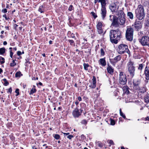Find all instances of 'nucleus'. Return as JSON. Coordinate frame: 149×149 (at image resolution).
<instances>
[{
  "mask_svg": "<svg viewBox=\"0 0 149 149\" xmlns=\"http://www.w3.org/2000/svg\"><path fill=\"white\" fill-rule=\"evenodd\" d=\"M109 35L110 40L112 43L117 44L121 37V31L119 29L115 30H111Z\"/></svg>",
  "mask_w": 149,
  "mask_h": 149,
  "instance_id": "1",
  "label": "nucleus"
},
{
  "mask_svg": "<svg viewBox=\"0 0 149 149\" xmlns=\"http://www.w3.org/2000/svg\"><path fill=\"white\" fill-rule=\"evenodd\" d=\"M97 2H100L101 5V16L103 19L105 17L107 13L106 8L105 7L106 3V0H95L94 3L95 4Z\"/></svg>",
  "mask_w": 149,
  "mask_h": 149,
  "instance_id": "2",
  "label": "nucleus"
},
{
  "mask_svg": "<svg viewBox=\"0 0 149 149\" xmlns=\"http://www.w3.org/2000/svg\"><path fill=\"white\" fill-rule=\"evenodd\" d=\"M136 17L139 20H141L144 17L145 15L144 13V9L143 6L139 5L135 11Z\"/></svg>",
  "mask_w": 149,
  "mask_h": 149,
  "instance_id": "3",
  "label": "nucleus"
},
{
  "mask_svg": "<svg viewBox=\"0 0 149 149\" xmlns=\"http://www.w3.org/2000/svg\"><path fill=\"white\" fill-rule=\"evenodd\" d=\"M134 62L130 60L127 64V71L130 76L133 77L135 74V67L134 66Z\"/></svg>",
  "mask_w": 149,
  "mask_h": 149,
  "instance_id": "4",
  "label": "nucleus"
},
{
  "mask_svg": "<svg viewBox=\"0 0 149 149\" xmlns=\"http://www.w3.org/2000/svg\"><path fill=\"white\" fill-rule=\"evenodd\" d=\"M117 51L118 53L120 54H123L125 52L129 54L130 52L127 46L123 44L120 45L118 46Z\"/></svg>",
  "mask_w": 149,
  "mask_h": 149,
  "instance_id": "5",
  "label": "nucleus"
},
{
  "mask_svg": "<svg viewBox=\"0 0 149 149\" xmlns=\"http://www.w3.org/2000/svg\"><path fill=\"white\" fill-rule=\"evenodd\" d=\"M134 30L131 27H127L126 33V37L127 40L132 41L133 40Z\"/></svg>",
  "mask_w": 149,
  "mask_h": 149,
  "instance_id": "6",
  "label": "nucleus"
},
{
  "mask_svg": "<svg viewBox=\"0 0 149 149\" xmlns=\"http://www.w3.org/2000/svg\"><path fill=\"white\" fill-rule=\"evenodd\" d=\"M140 43L143 46L149 45V37L148 36H144L139 39Z\"/></svg>",
  "mask_w": 149,
  "mask_h": 149,
  "instance_id": "7",
  "label": "nucleus"
},
{
  "mask_svg": "<svg viewBox=\"0 0 149 149\" xmlns=\"http://www.w3.org/2000/svg\"><path fill=\"white\" fill-rule=\"evenodd\" d=\"M119 80L120 84L123 85H125L127 82L126 76L122 72H120Z\"/></svg>",
  "mask_w": 149,
  "mask_h": 149,
  "instance_id": "8",
  "label": "nucleus"
},
{
  "mask_svg": "<svg viewBox=\"0 0 149 149\" xmlns=\"http://www.w3.org/2000/svg\"><path fill=\"white\" fill-rule=\"evenodd\" d=\"M119 6L117 2H114L110 4L109 6V8L112 13H115L118 10Z\"/></svg>",
  "mask_w": 149,
  "mask_h": 149,
  "instance_id": "9",
  "label": "nucleus"
},
{
  "mask_svg": "<svg viewBox=\"0 0 149 149\" xmlns=\"http://www.w3.org/2000/svg\"><path fill=\"white\" fill-rule=\"evenodd\" d=\"M81 112L82 111H79V110L77 108L73 111L72 114L75 118H78L81 115Z\"/></svg>",
  "mask_w": 149,
  "mask_h": 149,
  "instance_id": "10",
  "label": "nucleus"
},
{
  "mask_svg": "<svg viewBox=\"0 0 149 149\" xmlns=\"http://www.w3.org/2000/svg\"><path fill=\"white\" fill-rule=\"evenodd\" d=\"M144 74L146 76V79L149 80V66H148L147 65L145 68Z\"/></svg>",
  "mask_w": 149,
  "mask_h": 149,
  "instance_id": "11",
  "label": "nucleus"
},
{
  "mask_svg": "<svg viewBox=\"0 0 149 149\" xmlns=\"http://www.w3.org/2000/svg\"><path fill=\"white\" fill-rule=\"evenodd\" d=\"M96 79L94 77H93L91 82V84L89 86L92 88H95L96 87Z\"/></svg>",
  "mask_w": 149,
  "mask_h": 149,
  "instance_id": "12",
  "label": "nucleus"
},
{
  "mask_svg": "<svg viewBox=\"0 0 149 149\" xmlns=\"http://www.w3.org/2000/svg\"><path fill=\"white\" fill-rule=\"evenodd\" d=\"M135 27L137 29V30L140 29L141 27V24L140 21H136L134 24Z\"/></svg>",
  "mask_w": 149,
  "mask_h": 149,
  "instance_id": "13",
  "label": "nucleus"
},
{
  "mask_svg": "<svg viewBox=\"0 0 149 149\" xmlns=\"http://www.w3.org/2000/svg\"><path fill=\"white\" fill-rule=\"evenodd\" d=\"M125 18L124 17H121L118 19V23L120 25H123L125 22Z\"/></svg>",
  "mask_w": 149,
  "mask_h": 149,
  "instance_id": "14",
  "label": "nucleus"
},
{
  "mask_svg": "<svg viewBox=\"0 0 149 149\" xmlns=\"http://www.w3.org/2000/svg\"><path fill=\"white\" fill-rule=\"evenodd\" d=\"M113 20L112 23V24L113 26H115L117 27L118 26V22H117V19L115 17H114L113 16Z\"/></svg>",
  "mask_w": 149,
  "mask_h": 149,
  "instance_id": "15",
  "label": "nucleus"
},
{
  "mask_svg": "<svg viewBox=\"0 0 149 149\" xmlns=\"http://www.w3.org/2000/svg\"><path fill=\"white\" fill-rule=\"evenodd\" d=\"M99 63L102 66H105L106 65V62L105 58H101L99 61Z\"/></svg>",
  "mask_w": 149,
  "mask_h": 149,
  "instance_id": "16",
  "label": "nucleus"
},
{
  "mask_svg": "<svg viewBox=\"0 0 149 149\" xmlns=\"http://www.w3.org/2000/svg\"><path fill=\"white\" fill-rule=\"evenodd\" d=\"M107 69L108 72L109 73L111 74H112L113 73V69L111 67L108 65L107 68Z\"/></svg>",
  "mask_w": 149,
  "mask_h": 149,
  "instance_id": "17",
  "label": "nucleus"
},
{
  "mask_svg": "<svg viewBox=\"0 0 149 149\" xmlns=\"http://www.w3.org/2000/svg\"><path fill=\"white\" fill-rule=\"evenodd\" d=\"M115 13H116V15H117L118 17H122V15L124 14L123 11L120 10H118Z\"/></svg>",
  "mask_w": 149,
  "mask_h": 149,
  "instance_id": "18",
  "label": "nucleus"
},
{
  "mask_svg": "<svg viewBox=\"0 0 149 149\" xmlns=\"http://www.w3.org/2000/svg\"><path fill=\"white\" fill-rule=\"evenodd\" d=\"M38 11L41 13H42L46 11V8L42 5L39 6Z\"/></svg>",
  "mask_w": 149,
  "mask_h": 149,
  "instance_id": "19",
  "label": "nucleus"
},
{
  "mask_svg": "<svg viewBox=\"0 0 149 149\" xmlns=\"http://www.w3.org/2000/svg\"><path fill=\"white\" fill-rule=\"evenodd\" d=\"M64 134V136L65 137H67L68 139H70L73 137V136L72 135H69V133H64L62 132Z\"/></svg>",
  "mask_w": 149,
  "mask_h": 149,
  "instance_id": "20",
  "label": "nucleus"
},
{
  "mask_svg": "<svg viewBox=\"0 0 149 149\" xmlns=\"http://www.w3.org/2000/svg\"><path fill=\"white\" fill-rule=\"evenodd\" d=\"M145 101L146 103L149 102V94H148L145 95L144 97Z\"/></svg>",
  "mask_w": 149,
  "mask_h": 149,
  "instance_id": "21",
  "label": "nucleus"
},
{
  "mask_svg": "<svg viewBox=\"0 0 149 149\" xmlns=\"http://www.w3.org/2000/svg\"><path fill=\"white\" fill-rule=\"evenodd\" d=\"M35 87L36 86L34 85L33 86V88L31 90L30 94H33L36 92V90L35 88Z\"/></svg>",
  "mask_w": 149,
  "mask_h": 149,
  "instance_id": "22",
  "label": "nucleus"
},
{
  "mask_svg": "<svg viewBox=\"0 0 149 149\" xmlns=\"http://www.w3.org/2000/svg\"><path fill=\"white\" fill-rule=\"evenodd\" d=\"M102 23L100 22H99L97 25V29H102Z\"/></svg>",
  "mask_w": 149,
  "mask_h": 149,
  "instance_id": "23",
  "label": "nucleus"
},
{
  "mask_svg": "<svg viewBox=\"0 0 149 149\" xmlns=\"http://www.w3.org/2000/svg\"><path fill=\"white\" fill-rule=\"evenodd\" d=\"M127 16L129 17L130 19H132L133 18V14L130 12H128L127 14Z\"/></svg>",
  "mask_w": 149,
  "mask_h": 149,
  "instance_id": "24",
  "label": "nucleus"
},
{
  "mask_svg": "<svg viewBox=\"0 0 149 149\" xmlns=\"http://www.w3.org/2000/svg\"><path fill=\"white\" fill-rule=\"evenodd\" d=\"M6 49L4 47L0 48V54H2L5 53Z\"/></svg>",
  "mask_w": 149,
  "mask_h": 149,
  "instance_id": "25",
  "label": "nucleus"
},
{
  "mask_svg": "<svg viewBox=\"0 0 149 149\" xmlns=\"http://www.w3.org/2000/svg\"><path fill=\"white\" fill-rule=\"evenodd\" d=\"M121 58V56L120 55H119L116 57H115L114 58V60L116 61H120Z\"/></svg>",
  "mask_w": 149,
  "mask_h": 149,
  "instance_id": "26",
  "label": "nucleus"
},
{
  "mask_svg": "<svg viewBox=\"0 0 149 149\" xmlns=\"http://www.w3.org/2000/svg\"><path fill=\"white\" fill-rule=\"evenodd\" d=\"M83 65L84 69L86 70H88V68L89 66L88 64L84 63Z\"/></svg>",
  "mask_w": 149,
  "mask_h": 149,
  "instance_id": "27",
  "label": "nucleus"
},
{
  "mask_svg": "<svg viewBox=\"0 0 149 149\" xmlns=\"http://www.w3.org/2000/svg\"><path fill=\"white\" fill-rule=\"evenodd\" d=\"M140 81L139 80H137L136 81H133V84L134 86L138 85L140 83Z\"/></svg>",
  "mask_w": 149,
  "mask_h": 149,
  "instance_id": "28",
  "label": "nucleus"
},
{
  "mask_svg": "<svg viewBox=\"0 0 149 149\" xmlns=\"http://www.w3.org/2000/svg\"><path fill=\"white\" fill-rule=\"evenodd\" d=\"M143 65L142 64H140L138 67V70L141 71L143 68Z\"/></svg>",
  "mask_w": 149,
  "mask_h": 149,
  "instance_id": "29",
  "label": "nucleus"
},
{
  "mask_svg": "<svg viewBox=\"0 0 149 149\" xmlns=\"http://www.w3.org/2000/svg\"><path fill=\"white\" fill-rule=\"evenodd\" d=\"M21 73L20 71L17 72L15 74V77H19L21 76Z\"/></svg>",
  "mask_w": 149,
  "mask_h": 149,
  "instance_id": "30",
  "label": "nucleus"
},
{
  "mask_svg": "<svg viewBox=\"0 0 149 149\" xmlns=\"http://www.w3.org/2000/svg\"><path fill=\"white\" fill-rule=\"evenodd\" d=\"M68 42L70 43V44L71 45H75V43L74 41L72 40H68Z\"/></svg>",
  "mask_w": 149,
  "mask_h": 149,
  "instance_id": "31",
  "label": "nucleus"
},
{
  "mask_svg": "<svg viewBox=\"0 0 149 149\" xmlns=\"http://www.w3.org/2000/svg\"><path fill=\"white\" fill-rule=\"evenodd\" d=\"M16 64V63L15 62V60H13L12 63H11L10 64V65L11 67H13Z\"/></svg>",
  "mask_w": 149,
  "mask_h": 149,
  "instance_id": "32",
  "label": "nucleus"
},
{
  "mask_svg": "<svg viewBox=\"0 0 149 149\" xmlns=\"http://www.w3.org/2000/svg\"><path fill=\"white\" fill-rule=\"evenodd\" d=\"M53 136L54 138L56 139H59L60 136L58 134H55L53 135Z\"/></svg>",
  "mask_w": 149,
  "mask_h": 149,
  "instance_id": "33",
  "label": "nucleus"
},
{
  "mask_svg": "<svg viewBox=\"0 0 149 149\" xmlns=\"http://www.w3.org/2000/svg\"><path fill=\"white\" fill-rule=\"evenodd\" d=\"M97 32L99 34H101L103 33V31L102 29H97Z\"/></svg>",
  "mask_w": 149,
  "mask_h": 149,
  "instance_id": "34",
  "label": "nucleus"
},
{
  "mask_svg": "<svg viewBox=\"0 0 149 149\" xmlns=\"http://www.w3.org/2000/svg\"><path fill=\"white\" fill-rule=\"evenodd\" d=\"M107 142L109 143V146H110L111 145H114V143L112 140H108Z\"/></svg>",
  "mask_w": 149,
  "mask_h": 149,
  "instance_id": "35",
  "label": "nucleus"
},
{
  "mask_svg": "<svg viewBox=\"0 0 149 149\" xmlns=\"http://www.w3.org/2000/svg\"><path fill=\"white\" fill-rule=\"evenodd\" d=\"M3 81H4L5 82V83H4V84L5 86H7L9 84V83L8 82L7 80H6V79H3Z\"/></svg>",
  "mask_w": 149,
  "mask_h": 149,
  "instance_id": "36",
  "label": "nucleus"
},
{
  "mask_svg": "<svg viewBox=\"0 0 149 149\" xmlns=\"http://www.w3.org/2000/svg\"><path fill=\"white\" fill-rule=\"evenodd\" d=\"M111 124L112 125H114L115 124V121L111 119H110Z\"/></svg>",
  "mask_w": 149,
  "mask_h": 149,
  "instance_id": "37",
  "label": "nucleus"
},
{
  "mask_svg": "<svg viewBox=\"0 0 149 149\" xmlns=\"http://www.w3.org/2000/svg\"><path fill=\"white\" fill-rule=\"evenodd\" d=\"M101 55L102 56H103L104 55V52L102 48H101L100 49Z\"/></svg>",
  "mask_w": 149,
  "mask_h": 149,
  "instance_id": "38",
  "label": "nucleus"
},
{
  "mask_svg": "<svg viewBox=\"0 0 149 149\" xmlns=\"http://www.w3.org/2000/svg\"><path fill=\"white\" fill-rule=\"evenodd\" d=\"M74 8L73 6L72 5H70L69 7L68 10L70 11H72L73 9Z\"/></svg>",
  "mask_w": 149,
  "mask_h": 149,
  "instance_id": "39",
  "label": "nucleus"
},
{
  "mask_svg": "<svg viewBox=\"0 0 149 149\" xmlns=\"http://www.w3.org/2000/svg\"><path fill=\"white\" fill-rule=\"evenodd\" d=\"M81 123L82 124L85 125H86L87 123V122L86 120H82Z\"/></svg>",
  "mask_w": 149,
  "mask_h": 149,
  "instance_id": "40",
  "label": "nucleus"
},
{
  "mask_svg": "<svg viewBox=\"0 0 149 149\" xmlns=\"http://www.w3.org/2000/svg\"><path fill=\"white\" fill-rule=\"evenodd\" d=\"M120 115L123 118H126V117H125V115L122 112L120 113Z\"/></svg>",
  "mask_w": 149,
  "mask_h": 149,
  "instance_id": "41",
  "label": "nucleus"
},
{
  "mask_svg": "<svg viewBox=\"0 0 149 149\" xmlns=\"http://www.w3.org/2000/svg\"><path fill=\"white\" fill-rule=\"evenodd\" d=\"M15 92L17 93L16 96H17L19 94V89H17L15 90Z\"/></svg>",
  "mask_w": 149,
  "mask_h": 149,
  "instance_id": "42",
  "label": "nucleus"
},
{
  "mask_svg": "<svg viewBox=\"0 0 149 149\" xmlns=\"http://www.w3.org/2000/svg\"><path fill=\"white\" fill-rule=\"evenodd\" d=\"M1 59L2 60V61H1V64H3L5 62V59L4 58L1 57Z\"/></svg>",
  "mask_w": 149,
  "mask_h": 149,
  "instance_id": "43",
  "label": "nucleus"
},
{
  "mask_svg": "<svg viewBox=\"0 0 149 149\" xmlns=\"http://www.w3.org/2000/svg\"><path fill=\"white\" fill-rule=\"evenodd\" d=\"M91 14L95 18L97 17V15H95V14L94 13L92 12H91Z\"/></svg>",
  "mask_w": 149,
  "mask_h": 149,
  "instance_id": "44",
  "label": "nucleus"
},
{
  "mask_svg": "<svg viewBox=\"0 0 149 149\" xmlns=\"http://www.w3.org/2000/svg\"><path fill=\"white\" fill-rule=\"evenodd\" d=\"M2 11L3 13H6L7 11V10L6 9L4 8L2 10Z\"/></svg>",
  "mask_w": 149,
  "mask_h": 149,
  "instance_id": "45",
  "label": "nucleus"
},
{
  "mask_svg": "<svg viewBox=\"0 0 149 149\" xmlns=\"http://www.w3.org/2000/svg\"><path fill=\"white\" fill-rule=\"evenodd\" d=\"M13 55V53L12 52L11 50L10 51V56L11 58H12Z\"/></svg>",
  "mask_w": 149,
  "mask_h": 149,
  "instance_id": "46",
  "label": "nucleus"
},
{
  "mask_svg": "<svg viewBox=\"0 0 149 149\" xmlns=\"http://www.w3.org/2000/svg\"><path fill=\"white\" fill-rule=\"evenodd\" d=\"M12 89L11 87H10L8 90V92H9L11 93L12 92Z\"/></svg>",
  "mask_w": 149,
  "mask_h": 149,
  "instance_id": "47",
  "label": "nucleus"
},
{
  "mask_svg": "<svg viewBox=\"0 0 149 149\" xmlns=\"http://www.w3.org/2000/svg\"><path fill=\"white\" fill-rule=\"evenodd\" d=\"M3 17L5 18V19L6 20H8V19H9V18H7V17H6V14H4V15H3Z\"/></svg>",
  "mask_w": 149,
  "mask_h": 149,
  "instance_id": "48",
  "label": "nucleus"
},
{
  "mask_svg": "<svg viewBox=\"0 0 149 149\" xmlns=\"http://www.w3.org/2000/svg\"><path fill=\"white\" fill-rule=\"evenodd\" d=\"M17 54L18 56H20L21 54V52L20 51H18L17 52Z\"/></svg>",
  "mask_w": 149,
  "mask_h": 149,
  "instance_id": "49",
  "label": "nucleus"
},
{
  "mask_svg": "<svg viewBox=\"0 0 149 149\" xmlns=\"http://www.w3.org/2000/svg\"><path fill=\"white\" fill-rule=\"evenodd\" d=\"M78 99L79 101H81L82 100L80 96H79L78 97Z\"/></svg>",
  "mask_w": 149,
  "mask_h": 149,
  "instance_id": "50",
  "label": "nucleus"
},
{
  "mask_svg": "<svg viewBox=\"0 0 149 149\" xmlns=\"http://www.w3.org/2000/svg\"><path fill=\"white\" fill-rule=\"evenodd\" d=\"M81 139H85V137H84V136L83 135H82L81 136Z\"/></svg>",
  "mask_w": 149,
  "mask_h": 149,
  "instance_id": "51",
  "label": "nucleus"
},
{
  "mask_svg": "<svg viewBox=\"0 0 149 149\" xmlns=\"http://www.w3.org/2000/svg\"><path fill=\"white\" fill-rule=\"evenodd\" d=\"M7 44V42L6 41H4L3 42V44L4 45H6Z\"/></svg>",
  "mask_w": 149,
  "mask_h": 149,
  "instance_id": "52",
  "label": "nucleus"
},
{
  "mask_svg": "<svg viewBox=\"0 0 149 149\" xmlns=\"http://www.w3.org/2000/svg\"><path fill=\"white\" fill-rule=\"evenodd\" d=\"M75 103L76 105H77L78 104L79 102L77 101L75 102Z\"/></svg>",
  "mask_w": 149,
  "mask_h": 149,
  "instance_id": "53",
  "label": "nucleus"
},
{
  "mask_svg": "<svg viewBox=\"0 0 149 149\" xmlns=\"http://www.w3.org/2000/svg\"><path fill=\"white\" fill-rule=\"evenodd\" d=\"M148 80H146H146H145V83H146V84H147V83H148Z\"/></svg>",
  "mask_w": 149,
  "mask_h": 149,
  "instance_id": "54",
  "label": "nucleus"
},
{
  "mask_svg": "<svg viewBox=\"0 0 149 149\" xmlns=\"http://www.w3.org/2000/svg\"><path fill=\"white\" fill-rule=\"evenodd\" d=\"M32 148L33 149H37V148L35 147L34 146H32Z\"/></svg>",
  "mask_w": 149,
  "mask_h": 149,
  "instance_id": "55",
  "label": "nucleus"
},
{
  "mask_svg": "<svg viewBox=\"0 0 149 149\" xmlns=\"http://www.w3.org/2000/svg\"><path fill=\"white\" fill-rule=\"evenodd\" d=\"M3 72L2 70L0 68V74H1V72Z\"/></svg>",
  "mask_w": 149,
  "mask_h": 149,
  "instance_id": "56",
  "label": "nucleus"
},
{
  "mask_svg": "<svg viewBox=\"0 0 149 149\" xmlns=\"http://www.w3.org/2000/svg\"><path fill=\"white\" fill-rule=\"evenodd\" d=\"M52 41L51 40H50L49 41V43L50 44H52Z\"/></svg>",
  "mask_w": 149,
  "mask_h": 149,
  "instance_id": "57",
  "label": "nucleus"
},
{
  "mask_svg": "<svg viewBox=\"0 0 149 149\" xmlns=\"http://www.w3.org/2000/svg\"><path fill=\"white\" fill-rule=\"evenodd\" d=\"M42 55L44 57H45V54L44 53H43V54H42Z\"/></svg>",
  "mask_w": 149,
  "mask_h": 149,
  "instance_id": "58",
  "label": "nucleus"
},
{
  "mask_svg": "<svg viewBox=\"0 0 149 149\" xmlns=\"http://www.w3.org/2000/svg\"><path fill=\"white\" fill-rule=\"evenodd\" d=\"M4 32V31H2L1 32V34H3V33Z\"/></svg>",
  "mask_w": 149,
  "mask_h": 149,
  "instance_id": "59",
  "label": "nucleus"
},
{
  "mask_svg": "<svg viewBox=\"0 0 149 149\" xmlns=\"http://www.w3.org/2000/svg\"><path fill=\"white\" fill-rule=\"evenodd\" d=\"M13 49L15 50L16 51L17 50V48L16 47H15L13 48Z\"/></svg>",
  "mask_w": 149,
  "mask_h": 149,
  "instance_id": "60",
  "label": "nucleus"
},
{
  "mask_svg": "<svg viewBox=\"0 0 149 149\" xmlns=\"http://www.w3.org/2000/svg\"><path fill=\"white\" fill-rule=\"evenodd\" d=\"M146 120H148L149 121V118L148 117H147L146 118Z\"/></svg>",
  "mask_w": 149,
  "mask_h": 149,
  "instance_id": "61",
  "label": "nucleus"
},
{
  "mask_svg": "<svg viewBox=\"0 0 149 149\" xmlns=\"http://www.w3.org/2000/svg\"><path fill=\"white\" fill-rule=\"evenodd\" d=\"M38 84L40 85H42V83L40 82H39Z\"/></svg>",
  "mask_w": 149,
  "mask_h": 149,
  "instance_id": "62",
  "label": "nucleus"
},
{
  "mask_svg": "<svg viewBox=\"0 0 149 149\" xmlns=\"http://www.w3.org/2000/svg\"><path fill=\"white\" fill-rule=\"evenodd\" d=\"M121 149H125V148L123 147V146L121 147Z\"/></svg>",
  "mask_w": 149,
  "mask_h": 149,
  "instance_id": "63",
  "label": "nucleus"
},
{
  "mask_svg": "<svg viewBox=\"0 0 149 149\" xmlns=\"http://www.w3.org/2000/svg\"><path fill=\"white\" fill-rule=\"evenodd\" d=\"M126 88V87H123V90H124L125 89V88Z\"/></svg>",
  "mask_w": 149,
  "mask_h": 149,
  "instance_id": "64",
  "label": "nucleus"
}]
</instances>
